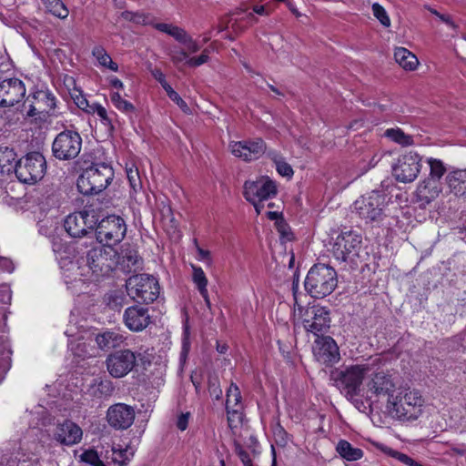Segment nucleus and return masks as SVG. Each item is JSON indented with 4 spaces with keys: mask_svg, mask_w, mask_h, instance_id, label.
<instances>
[{
    "mask_svg": "<svg viewBox=\"0 0 466 466\" xmlns=\"http://www.w3.org/2000/svg\"><path fill=\"white\" fill-rule=\"evenodd\" d=\"M77 264L81 276H107L118 265L117 251L112 247L96 245L77 258Z\"/></svg>",
    "mask_w": 466,
    "mask_h": 466,
    "instance_id": "1",
    "label": "nucleus"
},
{
    "mask_svg": "<svg viewBox=\"0 0 466 466\" xmlns=\"http://www.w3.org/2000/svg\"><path fill=\"white\" fill-rule=\"evenodd\" d=\"M337 285L336 270L332 267L322 263L313 265L304 281L306 291L315 299H323L329 296Z\"/></svg>",
    "mask_w": 466,
    "mask_h": 466,
    "instance_id": "2",
    "label": "nucleus"
},
{
    "mask_svg": "<svg viewBox=\"0 0 466 466\" xmlns=\"http://www.w3.org/2000/svg\"><path fill=\"white\" fill-rule=\"evenodd\" d=\"M370 370L366 364L335 369L330 372V380L341 392L345 393L348 399H353L360 393V386Z\"/></svg>",
    "mask_w": 466,
    "mask_h": 466,
    "instance_id": "3",
    "label": "nucleus"
},
{
    "mask_svg": "<svg viewBox=\"0 0 466 466\" xmlns=\"http://www.w3.org/2000/svg\"><path fill=\"white\" fill-rule=\"evenodd\" d=\"M114 177L113 168L105 163L93 164L86 167L77 178V189L83 195H93L103 191Z\"/></svg>",
    "mask_w": 466,
    "mask_h": 466,
    "instance_id": "4",
    "label": "nucleus"
},
{
    "mask_svg": "<svg viewBox=\"0 0 466 466\" xmlns=\"http://www.w3.org/2000/svg\"><path fill=\"white\" fill-rule=\"evenodd\" d=\"M423 399L416 390H405L389 400V409L391 415L400 420H415L421 412Z\"/></svg>",
    "mask_w": 466,
    "mask_h": 466,
    "instance_id": "5",
    "label": "nucleus"
},
{
    "mask_svg": "<svg viewBox=\"0 0 466 466\" xmlns=\"http://www.w3.org/2000/svg\"><path fill=\"white\" fill-rule=\"evenodd\" d=\"M387 206L386 195L372 190L355 200L353 209L366 223L379 225L387 218Z\"/></svg>",
    "mask_w": 466,
    "mask_h": 466,
    "instance_id": "6",
    "label": "nucleus"
},
{
    "mask_svg": "<svg viewBox=\"0 0 466 466\" xmlns=\"http://www.w3.org/2000/svg\"><path fill=\"white\" fill-rule=\"evenodd\" d=\"M128 296L138 302L149 304L159 296L160 287L157 279L150 275L137 274L131 276L126 281Z\"/></svg>",
    "mask_w": 466,
    "mask_h": 466,
    "instance_id": "7",
    "label": "nucleus"
},
{
    "mask_svg": "<svg viewBox=\"0 0 466 466\" xmlns=\"http://www.w3.org/2000/svg\"><path fill=\"white\" fill-rule=\"evenodd\" d=\"M46 169L45 157L39 152H31L15 162L14 171L21 182L35 184L43 178Z\"/></svg>",
    "mask_w": 466,
    "mask_h": 466,
    "instance_id": "8",
    "label": "nucleus"
},
{
    "mask_svg": "<svg viewBox=\"0 0 466 466\" xmlns=\"http://www.w3.org/2000/svg\"><path fill=\"white\" fill-rule=\"evenodd\" d=\"M96 240L106 246L112 247L120 243L127 233V225L125 220L116 215H110L97 223L95 227Z\"/></svg>",
    "mask_w": 466,
    "mask_h": 466,
    "instance_id": "9",
    "label": "nucleus"
},
{
    "mask_svg": "<svg viewBox=\"0 0 466 466\" xmlns=\"http://www.w3.org/2000/svg\"><path fill=\"white\" fill-rule=\"evenodd\" d=\"M82 148V137L77 131L64 130L56 135L52 144V154L58 159H75Z\"/></svg>",
    "mask_w": 466,
    "mask_h": 466,
    "instance_id": "10",
    "label": "nucleus"
},
{
    "mask_svg": "<svg viewBox=\"0 0 466 466\" xmlns=\"http://www.w3.org/2000/svg\"><path fill=\"white\" fill-rule=\"evenodd\" d=\"M96 223L95 210L84 209L69 214L64 221V228L72 238H82L92 233Z\"/></svg>",
    "mask_w": 466,
    "mask_h": 466,
    "instance_id": "11",
    "label": "nucleus"
},
{
    "mask_svg": "<svg viewBox=\"0 0 466 466\" xmlns=\"http://www.w3.org/2000/svg\"><path fill=\"white\" fill-rule=\"evenodd\" d=\"M421 157L414 152L400 156L392 165V175L395 179L402 183L414 181L420 171Z\"/></svg>",
    "mask_w": 466,
    "mask_h": 466,
    "instance_id": "12",
    "label": "nucleus"
},
{
    "mask_svg": "<svg viewBox=\"0 0 466 466\" xmlns=\"http://www.w3.org/2000/svg\"><path fill=\"white\" fill-rule=\"evenodd\" d=\"M361 244V236L352 230L342 231L335 238L332 253L336 259L347 261L358 256Z\"/></svg>",
    "mask_w": 466,
    "mask_h": 466,
    "instance_id": "13",
    "label": "nucleus"
},
{
    "mask_svg": "<svg viewBox=\"0 0 466 466\" xmlns=\"http://www.w3.org/2000/svg\"><path fill=\"white\" fill-rule=\"evenodd\" d=\"M330 311L326 307L314 305L309 307L304 314L303 325L307 331L317 336L326 332L330 327Z\"/></svg>",
    "mask_w": 466,
    "mask_h": 466,
    "instance_id": "14",
    "label": "nucleus"
},
{
    "mask_svg": "<svg viewBox=\"0 0 466 466\" xmlns=\"http://www.w3.org/2000/svg\"><path fill=\"white\" fill-rule=\"evenodd\" d=\"M106 368L114 378H122L128 374L137 364V356L130 350H116L106 359Z\"/></svg>",
    "mask_w": 466,
    "mask_h": 466,
    "instance_id": "15",
    "label": "nucleus"
},
{
    "mask_svg": "<svg viewBox=\"0 0 466 466\" xmlns=\"http://www.w3.org/2000/svg\"><path fill=\"white\" fill-rule=\"evenodd\" d=\"M278 193L276 183L268 177H261L255 181H246L244 197L248 202L264 201L274 198Z\"/></svg>",
    "mask_w": 466,
    "mask_h": 466,
    "instance_id": "16",
    "label": "nucleus"
},
{
    "mask_svg": "<svg viewBox=\"0 0 466 466\" xmlns=\"http://www.w3.org/2000/svg\"><path fill=\"white\" fill-rule=\"evenodd\" d=\"M135 417L134 408L125 403L111 405L106 412L107 422L115 430L128 429L133 424Z\"/></svg>",
    "mask_w": 466,
    "mask_h": 466,
    "instance_id": "17",
    "label": "nucleus"
},
{
    "mask_svg": "<svg viewBox=\"0 0 466 466\" xmlns=\"http://www.w3.org/2000/svg\"><path fill=\"white\" fill-rule=\"evenodd\" d=\"M25 95V86L18 78H7L0 82V106L11 107Z\"/></svg>",
    "mask_w": 466,
    "mask_h": 466,
    "instance_id": "18",
    "label": "nucleus"
},
{
    "mask_svg": "<svg viewBox=\"0 0 466 466\" xmlns=\"http://www.w3.org/2000/svg\"><path fill=\"white\" fill-rule=\"evenodd\" d=\"M316 360L323 364L331 365L339 360V351L336 341L329 336L316 339L313 346Z\"/></svg>",
    "mask_w": 466,
    "mask_h": 466,
    "instance_id": "19",
    "label": "nucleus"
},
{
    "mask_svg": "<svg viewBox=\"0 0 466 466\" xmlns=\"http://www.w3.org/2000/svg\"><path fill=\"white\" fill-rule=\"evenodd\" d=\"M231 153L242 157L245 161H251L259 158L266 152V143L261 138H255L248 141L234 142L230 145Z\"/></svg>",
    "mask_w": 466,
    "mask_h": 466,
    "instance_id": "20",
    "label": "nucleus"
},
{
    "mask_svg": "<svg viewBox=\"0 0 466 466\" xmlns=\"http://www.w3.org/2000/svg\"><path fill=\"white\" fill-rule=\"evenodd\" d=\"M82 437V429L76 423L69 420L58 424L54 432V439L60 444L66 446H72L79 443Z\"/></svg>",
    "mask_w": 466,
    "mask_h": 466,
    "instance_id": "21",
    "label": "nucleus"
},
{
    "mask_svg": "<svg viewBox=\"0 0 466 466\" xmlns=\"http://www.w3.org/2000/svg\"><path fill=\"white\" fill-rule=\"evenodd\" d=\"M125 325L132 331H141L150 323L148 309L142 306H131L124 312Z\"/></svg>",
    "mask_w": 466,
    "mask_h": 466,
    "instance_id": "22",
    "label": "nucleus"
},
{
    "mask_svg": "<svg viewBox=\"0 0 466 466\" xmlns=\"http://www.w3.org/2000/svg\"><path fill=\"white\" fill-rule=\"evenodd\" d=\"M368 391L376 397L388 396V400L393 399L395 384L391 377L383 371L377 372L367 383Z\"/></svg>",
    "mask_w": 466,
    "mask_h": 466,
    "instance_id": "23",
    "label": "nucleus"
},
{
    "mask_svg": "<svg viewBox=\"0 0 466 466\" xmlns=\"http://www.w3.org/2000/svg\"><path fill=\"white\" fill-rule=\"evenodd\" d=\"M117 260L122 269L128 272L136 271L142 266V258L137 250L127 243L121 246L120 252H117Z\"/></svg>",
    "mask_w": 466,
    "mask_h": 466,
    "instance_id": "24",
    "label": "nucleus"
},
{
    "mask_svg": "<svg viewBox=\"0 0 466 466\" xmlns=\"http://www.w3.org/2000/svg\"><path fill=\"white\" fill-rule=\"evenodd\" d=\"M441 191V181L427 177L419 184L416 194L418 199L422 202L423 205H427L436 199Z\"/></svg>",
    "mask_w": 466,
    "mask_h": 466,
    "instance_id": "25",
    "label": "nucleus"
},
{
    "mask_svg": "<svg viewBox=\"0 0 466 466\" xmlns=\"http://www.w3.org/2000/svg\"><path fill=\"white\" fill-rule=\"evenodd\" d=\"M33 99L37 104V110L44 113V116L55 115L56 99L51 91L38 90L34 93Z\"/></svg>",
    "mask_w": 466,
    "mask_h": 466,
    "instance_id": "26",
    "label": "nucleus"
},
{
    "mask_svg": "<svg viewBox=\"0 0 466 466\" xmlns=\"http://www.w3.org/2000/svg\"><path fill=\"white\" fill-rule=\"evenodd\" d=\"M447 180L451 191L455 196L466 198V169L450 173Z\"/></svg>",
    "mask_w": 466,
    "mask_h": 466,
    "instance_id": "27",
    "label": "nucleus"
},
{
    "mask_svg": "<svg viewBox=\"0 0 466 466\" xmlns=\"http://www.w3.org/2000/svg\"><path fill=\"white\" fill-rule=\"evenodd\" d=\"M124 341V336L115 331H105L96 336V342L99 349L108 350L119 347Z\"/></svg>",
    "mask_w": 466,
    "mask_h": 466,
    "instance_id": "28",
    "label": "nucleus"
},
{
    "mask_svg": "<svg viewBox=\"0 0 466 466\" xmlns=\"http://www.w3.org/2000/svg\"><path fill=\"white\" fill-rule=\"evenodd\" d=\"M394 58L405 70H415L419 65L416 56L405 47H397L394 52Z\"/></svg>",
    "mask_w": 466,
    "mask_h": 466,
    "instance_id": "29",
    "label": "nucleus"
},
{
    "mask_svg": "<svg viewBox=\"0 0 466 466\" xmlns=\"http://www.w3.org/2000/svg\"><path fill=\"white\" fill-rule=\"evenodd\" d=\"M338 453L347 461H357L363 456L362 450L353 447L349 441L340 440L336 447Z\"/></svg>",
    "mask_w": 466,
    "mask_h": 466,
    "instance_id": "30",
    "label": "nucleus"
},
{
    "mask_svg": "<svg viewBox=\"0 0 466 466\" xmlns=\"http://www.w3.org/2000/svg\"><path fill=\"white\" fill-rule=\"evenodd\" d=\"M15 152L7 147H0V173L10 174L15 170Z\"/></svg>",
    "mask_w": 466,
    "mask_h": 466,
    "instance_id": "31",
    "label": "nucleus"
},
{
    "mask_svg": "<svg viewBox=\"0 0 466 466\" xmlns=\"http://www.w3.org/2000/svg\"><path fill=\"white\" fill-rule=\"evenodd\" d=\"M241 410V393L235 383H231L227 390L226 410Z\"/></svg>",
    "mask_w": 466,
    "mask_h": 466,
    "instance_id": "32",
    "label": "nucleus"
},
{
    "mask_svg": "<svg viewBox=\"0 0 466 466\" xmlns=\"http://www.w3.org/2000/svg\"><path fill=\"white\" fill-rule=\"evenodd\" d=\"M43 3L49 13L53 15L65 19L68 16V9L61 0H43Z\"/></svg>",
    "mask_w": 466,
    "mask_h": 466,
    "instance_id": "33",
    "label": "nucleus"
},
{
    "mask_svg": "<svg viewBox=\"0 0 466 466\" xmlns=\"http://www.w3.org/2000/svg\"><path fill=\"white\" fill-rule=\"evenodd\" d=\"M430 166V174L428 178L441 181V177L446 173V167L443 162L440 159L430 157L427 160Z\"/></svg>",
    "mask_w": 466,
    "mask_h": 466,
    "instance_id": "34",
    "label": "nucleus"
},
{
    "mask_svg": "<svg viewBox=\"0 0 466 466\" xmlns=\"http://www.w3.org/2000/svg\"><path fill=\"white\" fill-rule=\"evenodd\" d=\"M385 136L390 138L392 141L401 145V146H410L413 143L412 137L406 135L401 129L390 128L387 129L385 132Z\"/></svg>",
    "mask_w": 466,
    "mask_h": 466,
    "instance_id": "35",
    "label": "nucleus"
},
{
    "mask_svg": "<svg viewBox=\"0 0 466 466\" xmlns=\"http://www.w3.org/2000/svg\"><path fill=\"white\" fill-rule=\"evenodd\" d=\"M120 16L137 25H147L149 19L148 15L143 12L124 11L121 13Z\"/></svg>",
    "mask_w": 466,
    "mask_h": 466,
    "instance_id": "36",
    "label": "nucleus"
},
{
    "mask_svg": "<svg viewBox=\"0 0 466 466\" xmlns=\"http://www.w3.org/2000/svg\"><path fill=\"white\" fill-rule=\"evenodd\" d=\"M111 101L118 110L124 113L135 112V106L130 102L125 100L117 92H114L111 95Z\"/></svg>",
    "mask_w": 466,
    "mask_h": 466,
    "instance_id": "37",
    "label": "nucleus"
},
{
    "mask_svg": "<svg viewBox=\"0 0 466 466\" xmlns=\"http://www.w3.org/2000/svg\"><path fill=\"white\" fill-rule=\"evenodd\" d=\"M154 27L160 32L167 34L168 35L175 38L177 41L185 30L179 26L167 23H157L154 25Z\"/></svg>",
    "mask_w": 466,
    "mask_h": 466,
    "instance_id": "38",
    "label": "nucleus"
},
{
    "mask_svg": "<svg viewBox=\"0 0 466 466\" xmlns=\"http://www.w3.org/2000/svg\"><path fill=\"white\" fill-rule=\"evenodd\" d=\"M193 268V281L197 285L199 293H205L208 286V279L199 267L192 266Z\"/></svg>",
    "mask_w": 466,
    "mask_h": 466,
    "instance_id": "39",
    "label": "nucleus"
},
{
    "mask_svg": "<svg viewBox=\"0 0 466 466\" xmlns=\"http://www.w3.org/2000/svg\"><path fill=\"white\" fill-rule=\"evenodd\" d=\"M371 8L373 15L380 22L383 26H390V19L382 5H380L379 3H374Z\"/></svg>",
    "mask_w": 466,
    "mask_h": 466,
    "instance_id": "40",
    "label": "nucleus"
},
{
    "mask_svg": "<svg viewBox=\"0 0 466 466\" xmlns=\"http://www.w3.org/2000/svg\"><path fill=\"white\" fill-rule=\"evenodd\" d=\"M81 461L88 463L92 466H105L103 461L100 460L97 452L94 450H88L84 451L81 456Z\"/></svg>",
    "mask_w": 466,
    "mask_h": 466,
    "instance_id": "41",
    "label": "nucleus"
},
{
    "mask_svg": "<svg viewBox=\"0 0 466 466\" xmlns=\"http://www.w3.org/2000/svg\"><path fill=\"white\" fill-rule=\"evenodd\" d=\"M177 42L183 44L186 46V47L187 48V50L190 52V53H197L199 49H200V46L197 43V41H195L188 34L186 30H184V32L182 33V35H180V37L177 39Z\"/></svg>",
    "mask_w": 466,
    "mask_h": 466,
    "instance_id": "42",
    "label": "nucleus"
},
{
    "mask_svg": "<svg viewBox=\"0 0 466 466\" xmlns=\"http://www.w3.org/2000/svg\"><path fill=\"white\" fill-rule=\"evenodd\" d=\"M124 302L125 297L122 293L115 291L107 296V306L114 310L120 309Z\"/></svg>",
    "mask_w": 466,
    "mask_h": 466,
    "instance_id": "43",
    "label": "nucleus"
},
{
    "mask_svg": "<svg viewBox=\"0 0 466 466\" xmlns=\"http://www.w3.org/2000/svg\"><path fill=\"white\" fill-rule=\"evenodd\" d=\"M208 384L210 396L216 400H219L222 396V390L219 385L218 378L217 376H210Z\"/></svg>",
    "mask_w": 466,
    "mask_h": 466,
    "instance_id": "44",
    "label": "nucleus"
},
{
    "mask_svg": "<svg viewBox=\"0 0 466 466\" xmlns=\"http://www.w3.org/2000/svg\"><path fill=\"white\" fill-rule=\"evenodd\" d=\"M228 423L230 429L238 428L242 422V413L238 409L227 410Z\"/></svg>",
    "mask_w": 466,
    "mask_h": 466,
    "instance_id": "45",
    "label": "nucleus"
},
{
    "mask_svg": "<svg viewBox=\"0 0 466 466\" xmlns=\"http://www.w3.org/2000/svg\"><path fill=\"white\" fill-rule=\"evenodd\" d=\"M87 113L96 114L101 118L102 122L105 125L111 124V120L109 119V117L107 116L106 109L99 104H96V103L92 104L91 108L87 109Z\"/></svg>",
    "mask_w": 466,
    "mask_h": 466,
    "instance_id": "46",
    "label": "nucleus"
},
{
    "mask_svg": "<svg viewBox=\"0 0 466 466\" xmlns=\"http://www.w3.org/2000/svg\"><path fill=\"white\" fill-rule=\"evenodd\" d=\"M390 455L395 459H397L399 461L402 462L403 464L407 466H423L421 463L414 461L412 458L408 456L407 454H404L402 452L397 451H390Z\"/></svg>",
    "mask_w": 466,
    "mask_h": 466,
    "instance_id": "47",
    "label": "nucleus"
},
{
    "mask_svg": "<svg viewBox=\"0 0 466 466\" xmlns=\"http://www.w3.org/2000/svg\"><path fill=\"white\" fill-rule=\"evenodd\" d=\"M93 56L96 58L98 63L106 66L110 62V56L106 53L105 48L101 46H95L92 51Z\"/></svg>",
    "mask_w": 466,
    "mask_h": 466,
    "instance_id": "48",
    "label": "nucleus"
},
{
    "mask_svg": "<svg viewBox=\"0 0 466 466\" xmlns=\"http://www.w3.org/2000/svg\"><path fill=\"white\" fill-rule=\"evenodd\" d=\"M167 94L172 101L176 102V104L182 109V111H184L185 113H187L189 111L187 104L171 86H168V88H167Z\"/></svg>",
    "mask_w": 466,
    "mask_h": 466,
    "instance_id": "49",
    "label": "nucleus"
},
{
    "mask_svg": "<svg viewBox=\"0 0 466 466\" xmlns=\"http://www.w3.org/2000/svg\"><path fill=\"white\" fill-rule=\"evenodd\" d=\"M209 59L208 50L205 49L199 56L190 57L187 60V65L191 67L199 66L207 63Z\"/></svg>",
    "mask_w": 466,
    "mask_h": 466,
    "instance_id": "50",
    "label": "nucleus"
},
{
    "mask_svg": "<svg viewBox=\"0 0 466 466\" xmlns=\"http://www.w3.org/2000/svg\"><path fill=\"white\" fill-rule=\"evenodd\" d=\"M276 168L282 177H290L293 175V169L289 164L283 160H275Z\"/></svg>",
    "mask_w": 466,
    "mask_h": 466,
    "instance_id": "51",
    "label": "nucleus"
},
{
    "mask_svg": "<svg viewBox=\"0 0 466 466\" xmlns=\"http://www.w3.org/2000/svg\"><path fill=\"white\" fill-rule=\"evenodd\" d=\"M112 460L115 463H117L119 466H125L127 461H129L127 456V450H113V457Z\"/></svg>",
    "mask_w": 466,
    "mask_h": 466,
    "instance_id": "52",
    "label": "nucleus"
},
{
    "mask_svg": "<svg viewBox=\"0 0 466 466\" xmlns=\"http://www.w3.org/2000/svg\"><path fill=\"white\" fill-rule=\"evenodd\" d=\"M235 452L238 454L241 461L243 462L244 466H254L252 464V461L249 458L248 453L242 448V446L235 442Z\"/></svg>",
    "mask_w": 466,
    "mask_h": 466,
    "instance_id": "53",
    "label": "nucleus"
},
{
    "mask_svg": "<svg viewBox=\"0 0 466 466\" xmlns=\"http://www.w3.org/2000/svg\"><path fill=\"white\" fill-rule=\"evenodd\" d=\"M127 178H128V181L130 183V186L131 187L137 191V189L138 187H140L141 186V182H140V178H139V176H138V172L137 169H127Z\"/></svg>",
    "mask_w": 466,
    "mask_h": 466,
    "instance_id": "54",
    "label": "nucleus"
},
{
    "mask_svg": "<svg viewBox=\"0 0 466 466\" xmlns=\"http://www.w3.org/2000/svg\"><path fill=\"white\" fill-rule=\"evenodd\" d=\"M171 61L178 65L183 61H186L188 59V54L187 51L179 49V50H173L169 54Z\"/></svg>",
    "mask_w": 466,
    "mask_h": 466,
    "instance_id": "55",
    "label": "nucleus"
},
{
    "mask_svg": "<svg viewBox=\"0 0 466 466\" xmlns=\"http://www.w3.org/2000/svg\"><path fill=\"white\" fill-rule=\"evenodd\" d=\"M243 22L242 18H230L228 21L230 27L235 34H241L246 30L247 25H242Z\"/></svg>",
    "mask_w": 466,
    "mask_h": 466,
    "instance_id": "56",
    "label": "nucleus"
},
{
    "mask_svg": "<svg viewBox=\"0 0 466 466\" xmlns=\"http://www.w3.org/2000/svg\"><path fill=\"white\" fill-rule=\"evenodd\" d=\"M276 227H277V229L279 232V234L281 235V237L286 238L289 240L290 239L289 238V235H290L289 227L283 220V218L276 221Z\"/></svg>",
    "mask_w": 466,
    "mask_h": 466,
    "instance_id": "57",
    "label": "nucleus"
},
{
    "mask_svg": "<svg viewBox=\"0 0 466 466\" xmlns=\"http://www.w3.org/2000/svg\"><path fill=\"white\" fill-rule=\"evenodd\" d=\"M26 116L29 117H35V119H43L46 117L44 116V113L37 110V104H35V101L32 105H30V107L26 112Z\"/></svg>",
    "mask_w": 466,
    "mask_h": 466,
    "instance_id": "58",
    "label": "nucleus"
},
{
    "mask_svg": "<svg viewBox=\"0 0 466 466\" xmlns=\"http://www.w3.org/2000/svg\"><path fill=\"white\" fill-rule=\"evenodd\" d=\"M76 105L82 110L86 111L87 113V109L91 108V105H89L87 99L80 95L76 96V98H74Z\"/></svg>",
    "mask_w": 466,
    "mask_h": 466,
    "instance_id": "59",
    "label": "nucleus"
},
{
    "mask_svg": "<svg viewBox=\"0 0 466 466\" xmlns=\"http://www.w3.org/2000/svg\"><path fill=\"white\" fill-rule=\"evenodd\" d=\"M0 268L7 272H12L14 270V264L10 258L0 257Z\"/></svg>",
    "mask_w": 466,
    "mask_h": 466,
    "instance_id": "60",
    "label": "nucleus"
},
{
    "mask_svg": "<svg viewBox=\"0 0 466 466\" xmlns=\"http://www.w3.org/2000/svg\"><path fill=\"white\" fill-rule=\"evenodd\" d=\"M188 416L189 414L188 413H186V414H181L178 419H177V427L180 430V431H185L187 428V424H188Z\"/></svg>",
    "mask_w": 466,
    "mask_h": 466,
    "instance_id": "61",
    "label": "nucleus"
},
{
    "mask_svg": "<svg viewBox=\"0 0 466 466\" xmlns=\"http://www.w3.org/2000/svg\"><path fill=\"white\" fill-rule=\"evenodd\" d=\"M197 252L198 255V259L207 260L208 263L211 262L210 252L208 250L203 249L197 245Z\"/></svg>",
    "mask_w": 466,
    "mask_h": 466,
    "instance_id": "62",
    "label": "nucleus"
},
{
    "mask_svg": "<svg viewBox=\"0 0 466 466\" xmlns=\"http://www.w3.org/2000/svg\"><path fill=\"white\" fill-rule=\"evenodd\" d=\"M10 300V292L5 288H0V303H8Z\"/></svg>",
    "mask_w": 466,
    "mask_h": 466,
    "instance_id": "63",
    "label": "nucleus"
},
{
    "mask_svg": "<svg viewBox=\"0 0 466 466\" xmlns=\"http://www.w3.org/2000/svg\"><path fill=\"white\" fill-rule=\"evenodd\" d=\"M242 19L246 23L247 27L258 21L253 12L248 13Z\"/></svg>",
    "mask_w": 466,
    "mask_h": 466,
    "instance_id": "64",
    "label": "nucleus"
}]
</instances>
